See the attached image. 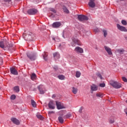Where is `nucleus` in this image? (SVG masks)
Here are the masks:
<instances>
[{
	"label": "nucleus",
	"instance_id": "473e14b6",
	"mask_svg": "<svg viewBox=\"0 0 127 127\" xmlns=\"http://www.w3.org/2000/svg\"><path fill=\"white\" fill-rule=\"evenodd\" d=\"M65 117L66 119H68V118H71V117H72V115L70 113H68L67 114Z\"/></svg>",
	"mask_w": 127,
	"mask_h": 127
},
{
	"label": "nucleus",
	"instance_id": "f8f14e48",
	"mask_svg": "<svg viewBox=\"0 0 127 127\" xmlns=\"http://www.w3.org/2000/svg\"><path fill=\"white\" fill-rule=\"evenodd\" d=\"M104 49L106 51V52L108 53V55H113V52H112V49L110 47L107 46H105Z\"/></svg>",
	"mask_w": 127,
	"mask_h": 127
},
{
	"label": "nucleus",
	"instance_id": "09e8293b",
	"mask_svg": "<svg viewBox=\"0 0 127 127\" xmlns=\"http://www.w3.org/2000/svg\"><path fill=\"white\" fill-rule=\"evenodd\" d=\"M53 40H55V38H53Z\"/></svg>",
	"mask_w": 127,
	"mask_h": 127
},
{
	"label": "nucleus",
	"instance_id": "20e7f679",
	"mask_svg": "<svg viewBox=\"0 0 127 127\" xmlns=\"http://www.w3.org/2000/svg\"><path fill=\"white\" fill-rule=\"evenodd\" d=\"M76 44H77V45H81V42H80V41L77 39H72V42L71 45L73 47H75V46H76Z\"/></svg>",
	"mask_w": 127,
	"mask_h": 127
},
{
	"label": "nucleus",
	"instance_id": "6ab92c4d",
	"mask_svg": "<svg viewBox=\"0 0 127 127\" xmlns=\"http://www.w3.org/2000/svg\"><path fill=\"white\" fill-rule=\"evenodd\" d=\"M53 55H54V58L56 60L59 59V58H60V54L58 52H56L54 53Z\"/></svg>",
	"mask_w": 127,
	"mask_h": 127
},
{
	"label": "nucleus",
	"instance_id": "6e6552de",
	"mask_svg": "<svg viewBox=\"0 0 127 127\" xmlns=\"http://www.w3.org/2000/svg\"><path fill=\"white\" fill-rule=\"evenodd\" d=\"M38 11L36 9H30L27 11L28 14L30 15H33L34 14H36Z\"/></svg>",
	"mask_w": 127,
	"mask_h": 127
},
{
	"label": "nucleus",
	"instance_id": "c756f323",
	"mask_svg": "<svg viewBox=\"0 0 127 127\" xmlns=\"http://www.w3.org/2000/svg\"><path fill=\"white\" fill-rule=\"evenodd\" d=\"M36 117L39 120H41V121L43 120V117H42V116H41L40 115H37Z\"/></svg>",
	"mask_w": 127,
	"mask_h": 127
},
{
	"label": "nucleus",
	"instance_id": "a19ab883",
	"mask_svg": "<svg viewBox=\"0 0 127 127\" xmlns=\"http://www.w3.org/2000/svg\"><path fill=\"white\" fill-rule=\"evenodd\" d=\"M83 111V107H81L79 108V110L78 111L79 113L80 114H82V111Z\"/></svg>",
	"mask_w": 127,
	"mask_h": 127
},
{
	"label": "nucleus",
	"instance_id": "dca6fc26",
	"mask_svg": "<svg viewBox=\"0 0 127 127\" xmlns=\"http://www.w3.org/2000/svg\"><path fill=\"white\" fill-rule=\"evenodd\" d=\"M60 26H61V23L60 22H56L53 24V27L54 28H58Z\"/></svg>",
	"mask_w": 127,
	"mask_h": 127
},
{
	"label": "nucleus",
	"instance_id": "b1692460",
	"mask_svg": "<svg viewBox=\"0 0 127 127\" xmlns=\"http://www.w3.org/2000/svg\"><path fill=\"white\" fill-rule=\"evenodd\" d=\"M58 120L60 124H63L64 123V120L63 119V118L62 117H59L58 118Z\"/></svg>",
	"mask_w": 127,
	"mask_h": 127
},
{
	"label": "nucleus",
	"instance_id": "0eeeda50",
	"mask_svg": "<svg viewBox=\"0 0 127 127\" xmlns=\"http://www.w3.org/2000/svg\"><path fill=\"white\" fill-rule=\"evenodd\" d=\"M48 107L49 109H51V110H54V109H55V102L53 100H51L49 102Z\"/></svg>",
	"mask_w": 127,
	"mask_h": 127
},
{
	"label": "nucleus",
	"instance_id": "f704fd0d",
	"mask_svg": "<svg viewBox=\"0 0 127 127\" xmlns=\"http://www.w3.org/2000/svg\"><path fill=\"white\" fill-rule=\"evenodd\" d=\"M96 96L99 97V98H102L103 94H102V93H97Z\"/></svg>",
	"mask_w": 127,
	"mask_h": 127
},
{
	"label": "nucleus",
	"instance_id": "4be33fe9",
	"mask_svg": "<svg viewBox=\"0 0 127 127\" xmlns=\"http://www.w3.org/2000/svg\"><path fill=\"white\" fill-rule=\"evenodd\" d=\"M31 80L34 81V80H36V74L35 73H32L31 76Z\"/></svg>",
	"mask_w": 127,
	"mask_h": 127
},
{
	"label": "nucleus",
	"instance_id": "2f4dec72",
	"mask_svg": "<svg viewBox=\"0 0 127 127\" xmlns=\"http://www.w3.org/2000/svg\"><path fill=\"white\" fill-rule=\"evenodd\" d=\"M121 23H122V24L123 25H127V21H126V20H122Z\"/></svg>",
	"mask_w": 127,
	"mask_h": 127
},
{
	"label": "nucleus",
	"instance_id": "1a4fd4ad",
	"mask_svg": "<svg viewBox=\"0 0 127 127\" xmlns=\"http://www.w3.org/2000/svg\"><path fill=\"white\" fill-rule=\"evenodd\" d=\"M117 28H118V29L119 30H120V31H123L124 32H127V29L125 27L121 26L119 24H117Z\"/></svg>",
	"mask_w": 127,
	"mask_h": 127
},
{
	"label": "nucleus",
	"instance_id": "f03ea898",
	"mask_svg": "<svg viewBox=\"0 0 127 127\" xmlns=\"http://www.w3.org/2000/svg\"><path fill=\"white\" fill-rule=\"evenodd\" d=\"M23 38L25 40H28L29 41H32V33L31 32H28L27 34H23Z\"/></svg>",
	"mask_w": 127,
	"mask_h": 127
},
{
	"label": "nucleus",
	"instance_id": "393cba45",
	"mask_svg": "<svg viewBox=\"0 0 127 127\" xmlns=\"http://www.w3.org/2000/svg\"><path fill=\"white\" fill-rule=\"evenodd\" d=\"M10 47H12V45L9 44L8 43V42H7V45H6V47L5 48H6V49H8L9 50V49L10 48Z\"/></svg>",
	"mask_w": 127,
	"mask_h": 127
},
{
	"label": "nucleus",
	"instance_id": "bb28decb",
	"mask_svg": "<svg viewBox=\"0 0 127 127\" xmlns=\"http://www.w3.org/2000/svg\"><path fill=\"white\" fill-rule=\"evenodd\" d=\"M31 104L34 108L36 107V103L35 102V101H34V100L32 99L31 100Z\"/></svg>",
	"mask_w": 127,
	"mask_h": 127
},
{
	"label": "nucleus",
	"instance_id": "ea45409f",
	"mask_svg": "<svg viewBox=\"0 0 127 127\" xmlns=\"http://www.w3.org/2000/svg\"><path fill=\"white\" fill-rule=\"evenodd\" d=\"M110 124H114L115 123V120L114 119H110L109 120Z\"/></svg>",
	"mask_w": 127,
	"mask_h": 127
},
{
	"label": "nucleus",
	"instance_id": "39448f33",
	"mask_svg": "<svg viewBox=\"0 0 127 127\" xmlns=\"http://www.w3.org/2000/svg\"><path fill=\"white\" fill-rule=\"evenodd\" d=\"M56 105L58 110H62V109H65V106L62 104L61 102L56 101Z\"/></svg>",
	"mask_w": 127,
	"mask_h": 127
},
{
	"label": "nucleus",
	"instance_id": "9b49d317",
	"mask_svg": "<svg viewBox=\"0 0 127 127\" xmlns=\"http://www.w3.org/2000/svg\"><path fill=\"white\" fill-rule=\"evenodd\" d=\"M6 45H7V41L6 40H3L2 41L0 42V47L1 48H5Z\"/></svg>",
	"mask_w": 127,
	"mask_h": 127
},
{
	"label": "nucleus",
	"instance_id": "c9c22d12",
	"mask_svg": "<svg viewBox=\"0 0 127 127\" xmlns=\"http://www.w3.org/2000/svg\"><path fill=\"white\" fill-rule=\"evenodd\" d=\"M50 10H51V11H52V12H54V13H56V10H55V9L53 8H51L50 9Z\"/></svg>",
	"mask_w": 127,
	"mask_h": 127
},
{
	"label": "nucleus",
	"instance_id": "de8ad7c7",
	"mask_svg": "<svg viewBox=\"0 0 127 127\" xmlns=\"http://www.w3.org/2000/svg\"><path fill=\"white\" fill-rule=\"evenodd\" d=\"M54 69H55V70H57L58 69V67L57 66H55V67H54Z\"/></svg>",
	"mask_w": 127,
	"mask_h": 127
},
{
	"label": "nucleus",
	"instance_id": "a18cd8bd",
	"mask_svg": "<svg viewBox=\"0 0 127 127\" xmlns=\"http://www.w3.org/2000/svg\"><path fill=\"white\" fill-rule=\"evenodd\" d=\"M52 99H55V98H56V95L55 94H53L52 96Z\"/></svg>",
	"mask_w": 127,
	"mask_h": 127
},
{
	"label": "nucleus",
	"instance_id": "7c9ffc66",
	"mask_svg": "<svg viewBox=\"0 0 127 127\" xmlns=\"http://www.w3.org/2000/svg\"><path fill=\"white\" fill-rule=\"evenodd\" d=\"M96 75L98 77H99L100 78V79H103V76H102V74H101V73H100V72L96 73Z\"/></svg>",
	"mask_w": 127,
	"mask_h": 127
},
{
	"label": "nucleus",
	"instance_id": "412c9836",
	"mask_svg": "<svg viewBox=\"0 0 127 127\" xmlns=\"http://www.w3.org/2000/svg\"><path fill=\"white\" fill-rule=\"evenodd\" d=\"M72 93L74 94V95H76V94H77V93L78 92V89L75 87H72Z\"/></svg>",
	"mask_w": 127,
	"mask_h": 127
},
{
	"label": "nucleus",
	"instance_id": "37998d69",
	"mask_svg": "<svg viewBox=\"0 0 127 127\" xmlns=\"http://www.w3.org/2000/svg\"><path fill=\"white\" fill-rule=\"evenodd\" d=\"M3 1L5 2H10V1H11V0H3Z\"/></svg>",
	"mask_w": 127,
	"mask_h": 127
},
{
	"label": "nucleus",
	"instance_id": "58836bf2",
	"mask_svg": "<svg viewBox=\"0 0 127 127\" xmlns=\"http://www.w3.org/2000/svg\"><path fill=\"white\" fill-rule=\"evenodd\" d=\"M16 96L15 95H12L10 97L11 100H15Z\"/></svg>",
	"mask_w": 127,
	"mask_h": 127
},
{
	"label": "nucleus",
	"instance_id": "a878e982",
	"mask_svg": "<svg viewBox=\"0 0 127 127\" xmlns=\"http://www.w3.org/2000/svg\"><path fill=\"white\" fill-rule=\"evenodd\" d=\"M63 9L64 12L65 13H69V10H68L66 7H63Z\"/></svg>",
	"mask_w": 127,
	"mask_h": 127
},
{
	"label": "nucleus",
	"instance_id": "4c0bfd02",
	"mask_svg": "<svg viewBox=\"0 0 127 127\" xmlns=\"http://www.w3.org/2000/svg\"><path fill=\"white\" fill-rule=\"evenodd\" d=\"M100 87H101L102 88H104L106 86V84L105 83H100L99 84Z\"/></svg>",
	"mask_w": 127,
	"mask_h": 127
},
{
	"label": "nucleus",
	"instance_id": "f3484780",
	"mask_svg": "<svg viewBox=\"0 0 127 127\" xmlns=\"http://www.w3.org/2000/svg\"><path fill=\"white\" fill-rule=\"evenodd\" d=\"M10 71L11 74H13V75H18V72L15 68L14 67H11L10 68Z\"/></svg>",
	"mask_w": 127,
	"mask_h": 127
},
{
	"label": "nucleus",
	"instance_id": "cd10ccee",
	"mask_svg": "<svg viewBox=\"0 0 127 127\" xmlns=\"http://www.w3.org/2000/svg\"><path fill=\"white\" fill-rule=\"evenodd\" d=\"M81 76V72L80 71H76V74H75V76L76 77V78H80Z\"/></svg>",
	"mask_w": 127,
	"mask_h": 127
},
{
	"label": "nucleus",
	"instance_id": "49530a36",
	"mask_svg": "<svg viewBox=\"0 0 127 127\" xmlns=\"http://www.w3.org/2000/svg\"><path fill=\"white\" fill-rule=\"evenodd\" d=\"M49 115H51L52 114H54V111H49Z\"/></svg>",
	"mask_w": 127,
	"mask_h": 127
},
{
	"label": "nucleus",
	"instance_id": "72a5a7b5",
	"mask_svg": "<svg viewBox=\"0 0 127 127\" xmlns=\"http://www.w3.org/2000/svg\"><path fill=\"white\" fill-rule=\"evenodd\" d=\"M104 36L105 37H107V35H108V33L107 32V30H103Z\"/></svg>",
	"mask_w": 127,
	"mask_h": 127
},
{
	"label": "nucleus",
	"instance_id": "c03bdc74",
	"mask_svg": "<svg viewBox=\"0 0 127 127\" xmlns=\"http://www.w3.org/2000/svg\"><path fill=\"white\" fill-rule=\"evenodd\" d=\"M100 31V30H99L98 28H95V29H94V31L95 32H98V31Z\"/></svg>",
	"mask_w": 127,
	"mask_h": 127
},
{
	"label": "nucleus",
	"instance_id": "aec40b11",
	"mask_svg": "<svg viewBox=\"0 0 127 127\" xmlns=\"http://www.w3.org/2000/svg\"><path fill=\"white\" fill-rule=\"evenodd\" d=\"M91 91H97L98 90V86L95 84H93L91 86Z\"/></svg>",
	"mask_w": 127,
	"mask_h": 127
},
{
	"label": "nucleus",
	"instance_id": "9d476101",
	"mask_svg": "<svg viewBox=\"0 0 127 127\" xmlns=\"http://www.w3.org/2000/svg\"><path fill=\"white\" fill-rule=\"evenodd\" d=\"M38 89L40 92V94L41 95H43L44 93H45V91H44V86L42 85H40L38 86Z\"/></svg>",
	"mask_w": 127,
	"mask_h": 127
},
{
	"label": "nucleus",
	"instance_id": "423d86ee",
	"mask_svg": "<svg viewBox=\"0 0 127 127\" xmlns=\"http://www.w3.org/2000/svg\"><path fill=\"white\" fill-rule=\"evenodd\" d=\"M78 19L79 20V21H84V20H88L89 18L86 15H79L78 16Z\"/></svg>",
	"mask_w": 127,
	"mask_h": 127
},
{
	"label": "nucleus",
	"instance_id": "c85d7f7f",
	"mask_svg": "<svg viewBox=\"0 0 127 127\" xmlns=\"http://www.w3.org/2000/svg\"><path fill=\"white\" fill-rule=\"evenodd\" d=\"M14 91H15V92H16L17 93H18V92H19V87L15 86L14 87Z\"/></svg>",
	"mask_w": 127,
	"mask_h": 127
},
{
	"label": "nucleus",
	"instance_id": "e433bc0d",
	"mask_svg": "<svg viewBox=\"0 0 127 127\" xmlns=\"http://www.w3.org/2000/svg\"><path fill=\"white\" fill-rule=\"evenodd\" d=\"M43 59H44V60H45L46 61V60H47V54H46V53H45V54L43 56Z\"/></svg>",
	"mask_w": 127,
	"mask_h": 127
},
{
	"label": "nucleus",
	"instance_id": "8fccbe9b",
	"mask_svg": "<svg viewBox=\"0 0 127 127\" xmlns=\"http://www.w3.org/2000/svg\"><path fill=\"white\" fill-rule=\"evenodd\" d=\"M121 0L122 1H124V0Z\"/></svg>",
	"mask_w": 127,
	"mask_h": 127
},
{
	"label": "nucleus",
	"instance_id": "5701e85b",
	"mask_svg": "<svg viewBox=\"0 0 127 127\" xmlns=\"http://www.w3.org/2000/svg\"><path fill=\"white\" fill-rule=\"evenodd\" d=\"M58 78H59V79L60 80H65V76L63 75H59L58 76Z\"/></svg>",
	"mask_w": 127,
	"mask_h": 127
},
{
	"label": "nucleus",
	"instance_id": "79ce46f5",
	"mask_svg": "<svg viewBox=\"0 0 127 127\" xmlns=\"http://www.w3.org/2000/svg\"><path fill=\"white\" fill-rule=\"evenodd\" d=\"M122 79L123 80L124 82H127V79L126 77H123Z\"/></svg>",
	"mask_w": 127,
	"mask_h": 127
},
{
	"label": "nucleus",
	"instance_id": "2eb2a0df",
	"mask_svg": "<svg viewBox=\"0 0 127 127\" xmlns=\"http://www.w3.org/2000/svg\"><path fill=\"white\" fill-rule=\"evenodd\" d=\"M11 121L13 123V124H15V125H17V126L19 125L20 124L19 120H17L16 118H11Z\"/></svg>",
	"mask_w": 127,
	"mask_h": 127
},
{
	"label": "nucleus",
	"instance_id": "7ed1b4c3",
	"mask_svg": "<svg viewBox=\"0 0 127 127\" xmlns=\"http://www.w3.org/2000/svg\"><path fill=\"white\" fill-rule=\"evenodd\" d=\"M27 56L29 60L32 61H34L36 59V54L30 52H28L27 53Z\"/></svg>",
	"mask_w": 127,
	"mask_h": 127
},
{
	"label": "nucleus",
	"instance_id": "f257e3e1",
	"mask_svg": "<svg viewBox=\"0 0 127 127\" xmlns=\"http://www.w3.org/2000/svg\"><path fill=\"white\" fill-rule=\"evenodd\" d=\"M110 84L113 87V88H115V89H120L122 88V84L118 82V81H116L114 80H111L110 81Z\"/></svg>",
	"mask_w": 127,
	"mask_h": 127
},
{
	"label": "nucleus",
	"instance_id": "4468645a",
	"mask_svg": "<svg viewBox=\"0 0 127 127\" xmlns=\"http://www.w3.org/2000/svg\"><path fill=\"white\" fill-rule=\"evenodd\" d=\"M74 51H75L76 53H83L84 52L83 49L80 47H76L74 49Z\"/></svg>",
	"mask_w": 127,
	"mask_h": 127
},
{
	"label": "nucleus",
	"instance_id": "a211bd4d",
	"mask_svg": "<svg viewBox=\"0 0 127 127\" xmlns=\"http://www.w3.org/2000/svg\"><path fill=\"white\" fill-rule=\"evenodd\" d=\"M115 53H116V54L119 53V54H120V55H122V54H124V53H125V50H124L123 49H117L115 51Z\"/></svg>",
	"mask_w": 127,
	"mask_h": 127
},
{
	"label": "nucleus",
	"instance_id": "ddd939ff",
	"mask_svg": "<svg viewBox=\"0 0 127 127\" xmlns=\"http://www.w3.org/2000/svg\"><path fill=\"white\" fill-rule=\"evenodd\" d=\"M88 5L92 8L96 6V3H95V0H89L88 2Z\"/></svg>",
	"mask_w": 127,
	"mask_h": 127
}]
</instances>
